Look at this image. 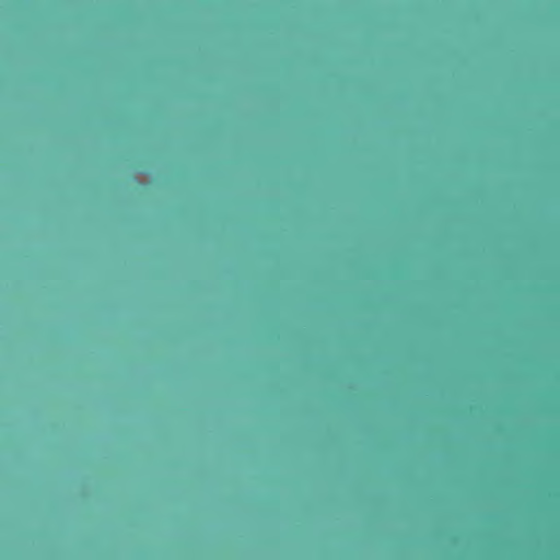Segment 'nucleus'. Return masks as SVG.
<instances>
[{"instance_id":"obj_1","label":"nucleus","mask_w":560,"mask_h":560,"mask_svg":"<svg viewBox=\"0 0 560 560\" xmlns=\"http://www.w3.org/2000/svg\"><path fill=\"white\" fill-rule=\"evenodd\" d=\"M382 457L381 456H377V459H381Z\"/></svg>"}]
</instances>
